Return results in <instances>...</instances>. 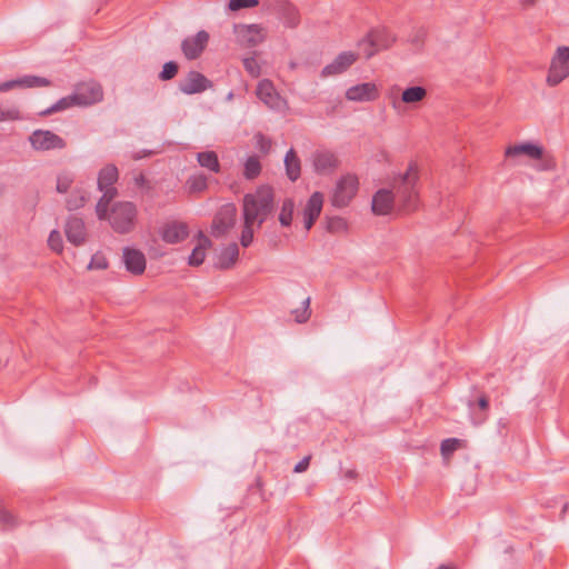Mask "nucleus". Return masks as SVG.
I'll return each mask as SVG.
<instances>
[{
  "label": "nucleus",
  "mask_w": 569,
  "mask_h": 569,
  "mask_svg": "<svg viewBox=\"0 0 569 569\" xmlns=\"http://www.w3.org/2000/svg\"><path fill=\"white\" fill-rule=\"evenodd\" d=\"M237 209L229 203L223 206L213 219L211 233L214 237H222L228 233L236 223Z\"/></svg>",
  "instance_id": "nucleus-11"
},
{
  "label": "nucleus",
  "mask_w": 569,
  "mask_h": 569,
  "mask_svg": "<svg viewBox=\"0 0 569 569\" xmlns=\"http://www.w3.org/2000/svg\"><path fill=\"white\" fill-rule=\"evenodd\" d=\"M49 86V80L36 76H26L20 79L0 83V92H7L19 88H39Z\"/></svg>",
  "instance_id": "nucleus-22"
},
{
  "label": "nucleus",
  "mask_w": 569,
  "mask_h": 569,
  "mask_svg": "<svg viewBox=\"0 0 569 569\" xmlns=\"http://www.w3.org/2000/svg\"><path fill=\"white\" fill-rule=\"evenodd\" d=\"M292 315L295 316V320L298 323L306 322L311 315L310 311V298H306L300 302V305L292 310Z\"/></svg>",
  "instance_id": "nucleus-36"
},
{
  "label": "nucleus",
  "mask_w": 569,
  "mask_h": 569,
  "mask_svg": "<svg viewBox=\"0 0 569 569\" xmlns=\"http://www.w3.org/2000/svg\"><path fill=\"white\" fill-rule=\"evenodd\" d=\"M359 190V179L353 173L342 174L336 182L331 193V203L335 207H347Z\"/></svg>",
  "instance_id": "nucleus-5"
},
{
  "label": "nucleus",
  "mask_w": 569,
  "mask_h": 569,
  "mask_svg": "<svg viewBox=\"0 0 569 569\" xmlns=\"http://www.w3.org/2000/svg\"><path fill=\"white\" fill-rule=\"evenodd\" d=\"M118 179V169L114 166H107L101 169L98 177V188L106 194L109 190H116L112 184Z\"/></svg>",
  "instance_id": "nucleus-25"
},
{
  "label": "nucleus",
  "mask_w": 569,
  "mask_h": 569,
  "mask_svg": "<svg viewBox=\"0 0 569 569\" xmlns=\"http://www.w3.org/2000/svg\"><path fill=\"white\" fill-rule=\"evenodd\" d=\"M190 193L203 192L208 187L207 178L203 174H193L187 181Z\"/></svg>",
  "instance_id": "nucleus-35"
},
{
  "label": "nucleus",
  "mask_w": 569,
  "mask_h": 569,
  "mask_svg": "<svg viewBox=\"0 0 569 569\" xmlns=\"http://www.w3.org/2000/svg\"><path fill=\"white\" fill-rule=\"evenodd\" d=\"M178 72V66L174 62H167L160 73L162 80L172 79Z\"/></svg>",
  "instance_id": "nucleus-46"
},
{
  "label": "nucleus",
  "mask_w": 569,
  "mask_h": 569,
  "mask_svg": "<svg viewBox=\"0 0 569 569\" xmlns=\"http://www.w3.org/2000/svg\"><path fill=\"white\" fill-rule=\"evenodd\" d=\"M323 206V196L320 192H313L303 209V224L306 230H310L315 221L321 213Z\"/></svg>",
  "instance_id": "nucleus-21"
},
{
  "label": "nucleus",
  "mask_w": 569,
  "mask_h": 569,
  "mask_svg": "<svg viewBox=\"0 0 569 569\" xmlns=\"http://www.w3.org/2000/svg\"><path fill=\"white\" fill-rule=\"evenodd\" d=\"M369 40L371 44H376L380 51L392 46L396 41V37L386 29H373L369 31Z\"/></svg>",
  "instance_id": "nucleus-26"
},
{
  "label": "nucleus",
  "mask_w": 569,
  "mask_h": 569,
  "mask_svg": "<svg viewBox=\"0 0 569 569\" xmlns=\"http://www.w3.org/2000/svg\"><path fill=\"white\" fill-rule=\"evenodd\" d=\"M421 166L416 160H410L392 176V188L398 198V206L405 211H415L419 203V182Z\"/></svg>",
  "instance_id": "nucleus-3"
},
{
  "label": "nucleus",
  "mask_w": 569,
  "mask_h": 569,
  "mask_svg": "<svg viewBox=\"0 0 569 569\" xmlns=\"http://www.w3.org/2000/svg\"><path fill=\"white\" fill-rule=\"evenodd\" d=\"M280 16L282 22L288 28H295L299 24V13L295 6L287 1H281L280 3Z\"/></svg>",
  "instance_id": "nucleus-29"
},
{
  "label": "nucleus",
  "mask_w": 569,
  "mask_h": 569,
  "mask_svg": "<svg viewBox=\"0 0 569 569\" xmlns=\"http://www.w3.org/2000/svg\"><path fill=\"white\" fill-rule=\"evenodd\" d=\"M209 33L204 30L186 38L181 44L184 57L189 60L200 57L209 42Z\"/></svg>",
  "instance_id": "nucleus-15"
},
{
  "label": "nucleus",
  "mask_w": 569,
  "mask_h": 569,
  "mask_svg": "<svg viewBox=\"0 0 569 569\" xmlns=\"http://www.w3.org/2000/svg\"><path fill=\"white\" fill-rule=\"evenodd\" d=\"M198 162L201 167L211 170L212 172L219 171V160L213 151H206L198 154Z\"/></svg>",
  "instance_id": "nucleus-34"
},
{
  "label": "nucleus",
  "mask_w": 569,
  "mask_h": 569,
  "mask_svg": "<svg viewBox=\"0 0 569 569\" xmlns=\"http://www.w3.org/2000/svg\"><path fill=\"white\" fill-rule=\"evenodd\" d=\"M379 88L373 82H362L349 87L345 98L350 102H372L379 98Z\"/></svg>",
  "instance_id": "nucleus-13"
},
{
  "label": "nucleus",
  "mask_w": 569,
  "mask_h": 569,
  "mask_svg": "<svg viewBox=\"0 0 569 569\" xmlns=\"http://www.w3.org/2000/svg\"><path fill=\"white\" fill-rule=\"evenodd\" d=\"M461 440L456 438L446 439L441 442V455L445 459H448L452 452H455L460 446Z\"/></svg>",
  "instance_id": "nucleus-40"
},
{
  "label": "nucleus",
  "mask_w": 569,
  "mask_h": 569,
  "mask_svg": "<svg viewBox=\"0 0 569 569\" xmlns=\"http://www.w3.org/2000/svg\"><path fill=\"white\" fill-rule=\"evenodd\" d=\"M537 2V0H520V3L522 7L528 8L533 6Z\"/></svg>",
  "instance_id": "nucleus-50"
},
{
  "label": "nucleus",
  "mask_w": 569,
  "mask_h": 569,
  "mask_svg": "<svg viewBox=\"0 0 569 569\" xmlns=\"http://www.w3.org/2000/svg\"><path fill=\"white\" fill-rule=\"evenodd\" d=\"M71 107H78V102L76 100L74 94H70L68 97H64L60 99L56 104H53L50 109L43 112V114H49L53 112H59L62 110H66Z\"/></svg>",
  "instance_id": "nucleus-37"
},
{
  "label": "nucleus",
  "mask_w": 569,
  "mask_h": 569,
  "mask_svg": "<svg viewBox=\"0 0 569 569\" xmlns=\"http://www.w3.org/2000/svg\"><path fill=\"white\" fill-rule=\"evenodd\" d=\"M569 78V47H558L549 63L546 76V84L555 88Z\"/></svg>",
  "instance_id": "nucleus-4"
},
{
  "label": "nucleus",
  "mask_w": 569,
  "mask_h": 569,
  "mask_svg": "<svg viewBox=\"0 0 569 569\" xmlns=\"http://www.w3.org/2000/svg\"><path fill=\"white\" fill-rule=\"evenodd\" d=\"M428 91L422 86H411L402 90L400 100H392L391 107L396 111H400L402 106L410 109H418L427 99Z\"/></svg>",
  "instance_id": "nucleus-7"
},
{
  "label": "nucleus",
  "mask_w": 569,
  "mask_h": 569,
  "mask_svg": "<svg viewBox=\"0 0 569 569\" xmlns=\"http://www.w3.org/2000/svg\"><path fill=\"white\" fill-rule=\"evenodd\" d=\"M479 407L481 409H483V410L488 408V400H487V398L482 397V398L479 399Z\"/></svg>",
  "instance_id": "nucleus-51"
},
{
  "label": "nucleus",
  "mask_w": 569,
  "mask_h": 569,
  "mask_svg": "<svg viewBox=\"0 0 569 569\" xmlns=\"http://www.w3.org/2000/svg\"><path fill=\"white\" fill-rule=\"evenodd\" d=\"M89 199L88 192L82 189H74L68 197L66 204L69 210L82 208Z\"/></svg>",
  "instance_id": "nucleus-30"
},
{
  "label": "nucleus",
  "mask_w": 569,
  "mask_h": 569,
  "mask_svg": "<svg viewBox=\"0 0 569 569\" xmlns=\"http://www.w3.org/2000/svg\"><path fill=\"white\" fill-rule=\"evenodd\" d=\"M259 4V0H230L228 8L230 11H238L246 8H254Z\"/></svg>",
  "instance_id": "nucleus-43"
},
{
  "label": "nucleus",
  "mask_w": 569,
  "mask_h": 569,
  "mask_svg": "<svg viewBox=\"0 0 569 569\" xmlns=\"http://www.w3.org/2000/svg\"><path fill=\"white\" fill-rule=\"evenodd\" d=\"M210 87L211 82L197 71H190L180 82V90L187 94L200 93Z\"/></svg>",
  "instance_id": "nucleus-18"
},
{
  "label": "nucleus",
  "mask_w": 569,
  "mask_h": 569,
  "mask_svg": "<svg viewBox=\"0 0 569 569\" xmlns=\"http://www.w3.org/2000/svg\"><path fill=\"white\" fill-rule=\"evenodd\" d=\"M274 208L272 188L260 186L254 192L247 193L242 200L240 243L249 247L254 233L261 228Z\"/></svg>",
  "instance_id": "nucleus-1"
},
{
  "label": "nucleus",
  "mask_w": 569,
  "mask_h": 569,
  "mask_svg": "<svg viewBox=\"0 0 569 569\" xmlns=\"http://www.w3.org/2000/svg\"><path fill=\"white\" fill-rule=\"evenodd\" d=\"M243 67L248 73L252 77H259L261 73V68L258 60L254 57H247L243 59Z\"/></svg>",
  "instance_id": "nucleus-42"
},
{
  "label": "nucleus",
  "mask_w": 569,
  "mask_h": 569,
  "mask_svg": "<svg viewBox=\"0 0 569 569\" xmlns=\"http://www.w3.org/2000/svg\"><path fill=\"white\" fill-rule=\"evenodd\" d=\"M236 41L243 48H253L261 44L267 38V30L258 23H239L233 27Z\"/></svg>",
  "instance_id": "nucleus-6"
},
{
  "label": "nucleus",
  "mask_w": 569,
  "mask_h": 569,
  "mask_svg": "<svg viewBox=\"0 0 569 569\" xmlns=\"http://www.w3.org/2000/svg\"><path fill=\"white\" fill-rule=\"evenodd\" d=\"M295 203L291 199H286L282 202L278 220L282 227H289L293 219Z\"/></svg>",
  "instance_id": "nucleus-33"
},
{
  "label": "nucleus",
  "mask_w": 569,
  "mask_h": 569,
  "mask_svg": "<svg viewBox=\"0 0 569 569\" xmlns=\"http://www.w3.org/2000/svg\"><path fill=\"white\" fill-rule=\"evenodd\" d=\"M21 119L20 112L17 109H2L0 108V122L14 121Z\"/></svg>",
  "instance_id": "nucleus-47"
},
{
  "label": "nucleus",
  "mask_w": 569,
  "mask_h": 569,
  "mask_svg": "<svg viewBox=\"0 0 569 569\" xmlns=\"http://www.w3.org/2000/svg\"><path fill=\"white\" fill-rule=\"evenodd\" d=\"M73 94L78 102V107H87L100 102L103 98L101 86L94 81L78 84Z\"/></svg>",
  "instance_id": "nucleus-14"
},
{
  "label": "nucleus",
  "mask_w": 569,
  "mask_h": 569,
  "mask_svg": "<svg viewBox=\"0 0 569 569\" xmlns=\"http://www.w3.org/2000/svg\"><path fill=\"white\" fill-rule=\"evenodd\" d=\"M437 569H456V568L451 567V566H447V565H441Z\"/></svg>",
  "instance_id": "nucleus-52"
},
{
  "label": "nucleus",
  "mask_w": 569,
  "mask_h": 569,
  "mask_svg": "<svg viewBox=\"0 0 569 569\" xmlns=\"http://www.w3.org/2000/svg\"><path fill=\"white\" fill-rule=\"evenodd\" d=\"M358 60V53L353 51H343L339 53L330 63L325 66L320 77L326 79L336 77L346 72Z\"/></svg>",
  "instance_id": "nucleus-12"
},
{
  "label": "nucleus",
  "mask_w": 569,
  "mask_h": 569,
  "mask_svg": "<svg viewBox=\"0 0 569 569\" xmlns=\"http://www.w3.org/2000/svg\"><path fill=\"white\" fill-rule=\"evenodd\" d=\"M137 183H142L144 182V178L142 176H140L139 178H137Z\"/></svg>",
  "instance_id": "nucleus-53"
},
{
  "label": "nucleus",
  "mask_w": 569,
  "mask_h": 569,
  "mask_svg": "<svg viewBox=\"0 0 569 569\" xmlns=\"http://www.w3.org/2000/svg\"><path fill=\"white\" fill-rule=\"evenodd\" d=\"M0 520L7 525H14L16 523V518L13 515H11L9 511H2L0 513Z\"/></svg>",
  "instance_id": "nucleus-48"
},
{
  "label": "nucleus",
  "mask_w": 569,
  "mask_h": 569,
  "mask_svg": "<svg viewBox=\"0 0 569 569\" xmlns=\"http://www.w3.org/2000/svg\"><path fill=\"white\" fill-rule=\"evenodd\" d=\"M336 167V159L329 152H319L313 157V168L319 173H328Z\"/></svg>",
  "instance_id": "nucleus-28"
},
{
  "label": "nucleus",
  "mask_w": 569,
  "mask_h": 569,
  "mask_svg": "<svg viewBox=\"0 0 569 569\" xmlns=\"http://www.w3.org/2000/svg\"><path fill=\"white\" fill-rule=\"evenodd\" d=\"M328 229L330 232L333 233L345 232L347 230V222L342 218H335L330 220Z\"/></svg>",
  "instance_id": "nucleus-45"
},
{
  "label": "nucleus",
  "mask_w": 569,
  "mask_h": 569,
  "mask_svg": "<svg viewBox=\"0 0 569 569\" xmlns=\"http://www.w3.org/2000/svg\"><path fill=\"white\" fill-rule=\"evenodd\" d=\"M254 144L258 151L263 156L268 154L272 148L271 139L260 133L254 136Z\"/></svg>",
  "instance_id": "nucleus-41"
},
{
  "label": "nucleus",
  "mask_w": 569,
  "mask_h": 569,
  "mask_svg": "<svg viewBox=\"0 0 569 569\" xmlns=\"http://www.w3.org/2000/svg\"><path fill=\"white\" fill-rule=\"evenodd\" d=\"M109 268V260L104 251H96L87 266L88 271H102Z\"/></svg>",
  "instance_id": "nucleus-32"
},
{
  "label": "nucleus",
  "mask_w": 569,
  "mask_h": 569,
  "mask_svg": "<svg viewBox=\"0 0 569 569\" xmlns=\"http://www.w3.org/2000/svg\"><path fill=\"white\" fill-rule=\"evenodd\" d=\"M505 156L513 159L526 157L531 160H542L545 159V149L540 144L532 142L517 143L509 146L505 151Z\"/></svg>",
  "instance_id": "nucleus-16"
},
{
  "label": "nucleus",
  "mask_w": 569,
  "mask_h": 569,
  "mask_svg": "<svg viewBox=\"0 0 569 569\" xmlns=\"http://www.w3.org/2000/svg\"><path fill=\"white\" fill-rule=\"evenodd\" d=\"M396 202L398 203V198L395 190L379 189L372 198V211L376 214H388L393 210Z\"/></svg>",
  "instance_id": "nucleus-17"
},
{
  "label": "nucleus",
  "mask_w": 569,
  "mask_h": 569,
  "mask_svg": "<svg viewBox=\"0 0 569 569\" xmlns=\"http://www.w3.org/2000/svg\"><path fill=\"white\" fill-rule=\"evenodd\" d=\"M261 172V162L258 156H249L243 162V176L247 179H254Z\"/></svg>",
  "instance_id": "nucleus-31"
},
{
  "label": "nucleus",
  "mask_w": 569,
  "mask_h": 569,
  "mask_svg": "<svg viewBox=\"0 0 569 569\" xmlns=\"http://www.w3.org/2000/svg\"><path fill=\"white\" fill-rule=\"evenodd\" d=\"M256 94L261 102L271 109L283 110L287 107V101L277 92L270 80H261L257 86Z\"/></svg>",
  "instance_id": "nucleus-10"
},
{
  "label": "nucleus",
  "mask_w": 569,
  "mask_h": 569,
  "mask_svg": "<svg viewBox=\"0 0 569 569\" xmlns=\"http://www.w3.org/2000/svg\"><path fill=\"white\" fill-rule=\"evenodd\" d=\"M122 259L126 269L132 274L140 276L144 272L147 259L142 251L134 248H124Z\"/></svg>",
  "instance_id": "nucleus-19"
},
{
  "label": "nucleus",
  "mask_w": 569,
  "mask_h": 569,
  "mask_svg": "<svg viewBox=\"0 0 569 569\" xmlns=\"http://www.w3.org/2000/svg\"><path fill=\"white\" fill-rule=\"evenodd\" d=\"M117 190H109L102 194L96 204V214L99 220L108 221L117 233H129L134 229L138 208L136 203L127 200L114 201Z\"/></svg>",
  "instance_id": "nucleus-2"
},
{
  "label": "nucleus",
  "mask_w": 569,
  "mask_h": 569,
  "mask_svg": "<svg viewBox=\"0 0 569 569\" xmlns=\"http://www.w3.org/2000/svg\"><path fill=\"white\" fill-rule=\"evenodd\" d=\"M359 49L362 51V53L366 56V58H371L379 51L378 48L376 47V44H371V41L369 40V32L359 42Z\"/></svg>",
  "instance_id": "nucleus-44"
},
{
  "label": "nucleus",
  "mask_w": 569,
  "mask_h": 569,
  "mask_svg": "<svg viewBox=\"0 0 569 569\" xmlns=\"http://www.w3.org/2000/svg\"><path fill=\"white\" fill-rule=\"evenodd\" d=\"M64 234L74 247H82L88 242L89 232L83 219L71 216L66 220Z\"/></svg>",
  "instance_id": "nucleus-9"
},
{
  "label": "nucleus",
  "mask_w": 569,
  "mask_h": 569,
  "mask_svg": "<svg viewBox=\"0 0 569 569\" xmlns=\"http://www.w3.org/2000/svg\"><path fill=\"white\" fill-rule=\"evenodd\" d=\"M286 174L291 181H296L300 177L301 164L296 151L290 149L284 157Z\"/></svg>",
  "instance_id": "nucleus-27"
},
{
  "label": "nucleus",
  "mask_w": 569,
  "mask_h": 569,
  "mask_svg": "<svg viewBox=\"0 0 569 569\" xmlns=\"http://www.w3.org/2000/svg\"><path fill=\"white\" fill-rule=\"evenodd\" d=\"M73 183V176L69 172H62L57 177L56 189L59 193L67 192Z\"/></svg>",
  "instance_id": "nucleus-39"
},
{
  "label": "nucleus",
  "mask_w": 569,
  "mask_h": 569,
  "mask_svg": "<svg viewBox=\"0 0 569 569\" xmlns=\"http://www.w3.org/2000/svg\"><path fill=\"white\" fill-rule=\"evenodd\" d=\"M29 142L37 151H49L66 147L64 140L49 130L33 131L29 137Z\"/></svg>",
  "instance_id": "nucleus-8"
},
{
  "label": "nucleus",
  "mask_w": 569,
  "mask_h": 569,
  "mask_svg": "<svg viewBox=\"0 0 569 569\" xmlns=\"http://www.w3.org/2000/svg\"><path fill=\"white\" fill-rule=\"evenodd\" d=\"M160 236L167 243H178L188 237V228L182 222H170L162 227Z\"/></svg>",
  "instance_id": "nucleus-23"
},
{
  "label": "nucleus",
  "mask_w": 569,
  "mask_h": 569,
  "mask_svg": "<svg viewBox=\"0 0 569 569\" xmlns=\"http://www.w3.org/2000/svg\"><path fill=\"white\" fill-rule=\"evenodd\" d=\"M192 244L191 253L188 257V264L191 267H199L206 260L211 248V241L207 236L199 233V236L193 239Z\"/></svg>",
  "instance_id": "nucleus-20"
},
{
  "label": "nucleus",
  "mask_w": 569,
  "mask_h": 569,
  "mask_svg": "<svg viewBox=\"0 0 569 569\" xmlns=\"http://www.w3.org/2000/svg\"><path fill=\"white\" fill-rule=\"evenodd\" d=\"M239 257V248L237 243L232 242L223 247L222 249L216 251L214 259L216 266L219 269H230L232 268Z\"/></svg>",
  "instance_id": "nucleus-24"
},
{
  "label": "nucleus",
  "mask_w": 569,
  "mask_h": 569,
  "mask_svg": "<svg viewBox=\"0 0 569 569\" xmlns=\"http://www.w3.org/2000/svg\"><path fill=\"white\" fill-rule=\"evenodd\" d=\"M310 462V457L303 458L301 461H299L295 467V472H303L308 469Z\"/></svg>",
  "instance_id": "nucleus-49"
},
{
  "label": "nucleus",
  "mask_w": 569,
  "mask_h": 569,
  "mask_svg": "<svg viewBox=\"0 0 569 569\" xmlns=\"http://www.w3.org/2000/svg\"><path fill=\"white\" fill-rule=\"evenodd\" d=\"M48 247L56 253L61 254L64 249L61 233L58 230H52L48 237Z\"/></svg>",
  "instance_id": "nucleus-38"
}]
</instances>
